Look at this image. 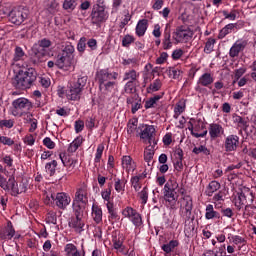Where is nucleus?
I'll list each match as a JSON object with an SVG mask.
<instances>
[{
  "mask_svg": "<svg viewBox=\"0 0 256 256\" xmlns=\"http://www.w3.org/2000/svg\"><path fill=\"white\" fill-rule=\"evenodd\" d=\"M117 77H119V73L111 72L108 68L101 69L96 72V81L99 84V90L104 95H110L113 93L115 89L118 87Z\"/></svg>",
  "mask_w": 256,
  "mask_h": 256,
  "instance_id": "1",
  "label": "nucleus"
},
{
  "mask_svg": "<svg viewBox=\"0 0 256 256\" xmlns=\"http://www.w3.org/2000/svg\"><path fill=\"white\" fill-rule=\"evenodd\" d=\"M161 99V95H155L154 97L149 98L145 102V109H153L157 105V101Z\"/></svg>",
  "mask_w": 256,
  "mask_h": 256,
  "instance_id": "41",
  "label": "nucleus"
},
{
  "mask_svg": "<svg viewBox=\"0 0 256 256\" xmlns=\"http://www.w3.org/2000/svg\"><path fill=\"white\" fill-rule=\"evenodd\" d=\"M139 74H137V71L135 70H129L128 72L124 73L123 81H134L137 82V77Z\"/></svg>",
  "mask_w": 256,
  "mask_h": 256,
  "instance_id": "42",
  "label": "nucleus"
},
{
  "mask_svg": "<svg viewBox=\"0 0 256 256\" xmlns=\"http://www.w3.org/2000/svg\"><path fill=\"white\" fill-rule=\"evenodd\" d=\"M45 169L49 172L50 177H53L57 169V160H52L51 162L46 163Z\"/></svg>",
  "mask_w": 256,
  "mask_h": 256,
  "instance_id": "43",
  "label": "nucleus"
},
{
  "mask_svg": "<svg viewBox=\"0 0 256 256\" xmlns=\"http://www.w3.org/2000/svg\"><path fill=\"white\" fill-rule=\"evenodd\" d=\"M75 132L76 133H81V131H83V129H85V122H83V120H77L75 122Z\"/></svg>",
  "mask_w": 256,
  "mask_h": 256,
  "instance_id": "63",
  "label": "nucleus"
},
{
  "mask_svg": "<svg viewBox=\"0 0 256 256\" xmlns=\"http://www.w3.org/2000/svg\"><path fill=\"white\" fill-rule=\"evenodd\" d=\"M136 213H137V210L131 207H126L123 210L122 215H124V217H128L129 219H131Z\"/></svg>",
  "mask_w": 256,
  "mask_h": 256,
  "instance_id": "55",
  "label": "nucleus"
},
{
  "mask_svg": "<svg viewBox=\"0 0 256 256\" xmlns=\"http://www.w3.org/2000/svg\"><path fill=\"white\" fill-rule=\"evenodd\" d=\"M233 123L237 125L239 129H242V131H245L247 133V129H249V121L247 118H243L237 114L232 115Z\"/></svg>",
  "mask_w": 256,
  "mask_h": 256,
  "instance_id": "19",
  "label": "nucleus"
},
{
  "mask_svg": "<svg viewBox=\"0 0 256 256\" xmlns=\"http://www.w3.org/2000/svg\"><path fill=\"white\" fill-rule=\"evenodd\" d=\"M149 21L147 19L139 20V22L136 25V35L138 37H143L145 33L147 32V25Z\"/></svg>",
  "mask_w": 256,
  "mask_h": 256,
  "instance_id": "23",
  "label": "nucleus"
},
{
  "mask_svg": "<svg viewBox=\"0 0 256 256\" xmlns=\"http://www.w3.org/2000/svg\"><path fill=\"white\" fill-rule=\"evenodd\" d=\"M161 80L156 79L149 85V87L146 89L147 93H155L161 89Z\"/></svg>",
  "mask_w": 256,
  "mask_h": 256,
  "instance_id": "35",
  "label": "nucleus"
},
{
  "mask_svg": "<svg viewBox=\"0 0 256 256\" xmlns=\"http://www.w3.org/2000/svg\"><path fill=\"white\" fill-rule=\"evenodd\" d=\"M131 43H135V37L127 34L122 39V47H129Z\"/></svg>",
  "mask_w": 256,
  "mask_h": 256,
  "instance_id": "53",
  "label": "nucleus"
},
{
  "mask_svg": "<svg viewBox=\"0 0 256 256\" xmlns=\"http://www.w3.org/2000/svg\"><path fill=\"white\" fill-rule=\"evenodd\" d=\"M154 155L155 150L153 149V146L146 147L144 151V160L146 161V163H148V165H150L149 162L153 160Z\"/></svg>",
  "mask_w": 256,
  "mask_h": 256,
  "instance_id": "34",
  "label": "nucleus"
},
{
  "mask_svg": "<svg viewBox=\"0 0 256 256\" xmlns=\"http://www.w3.org/2000/svg\"><path fill=\"white\" fill-rule=\"evenodd\" d=\"M174 35V41H176V43H187V41L193 39V32L191 28L186 26H178Z\"/></svg>",
  "mask_w": 256,
  "mask_h": 256,
  "instance_id": "11",
  "label": "nucleus"
},
{
  "mask_svg": "<svg viewBox=\"0 0 256 256\" xmlns=\"http://www.w3.org/2000/svg\"><path fill=\"white\" fill-rule=\"evenodd\" d=\"M192 153H194V155H200V153H202L203 155L209 156L211 155V150L206 148L205 145H200L199 147H194Z\"/></svg>",
  "mask_w": 256,
  "mask_h": 256,
  "instance_id": "38",
  "label": "nucleus"
},
{
  "mask_svg": "<svg viewBox=\"0 0 256 256\" xmlns=\"http://www.w3.org/2000/svg\"><path fill=\"white\" fill-rule=\"evenodd\" d=\"M77 7V1L76 0H64L63 2V10L64 11H75Z\"/></svg>",
  "mask_w": 256,
  "mask_h": 256,
  "instance_id": "37",
  "label": "nucleus"
},
{
  "mask_svg": "<svg viewBox=\"0 0 256 256\" xmlns=\"http://www.w3.org/2000/svg\"><path fill=\"white\" fill-rule=\"evenodd\" d=\"M141 107H143V105L141 104V98H139L138 100H136V102L133 103V105L131 107V113L133 115H135L137 113V111H139V109H141Z\"/></svg>",
  "mask_w": 256,
  "mask_h": 256,
  "instance_id": "62",
  "label": "nucleus"
},
{
  "mask_svg": "<svg viewBox=\"0 0 256 256\" xmlns=\"http://www.w3.org/2000/svg\"><path fill=\"white\" fill-rule=\"evenodd\" d=\"M112 242H113L114 249H116V250L125 249V246H123V240L115 237V238H113Z\"/></svg>",
  "mask_w": 256,
  "mask_h": 256,
  "instance_id": "61",
  "label": "nucleus"
},
{
  "mask_svg": "<svg viewBox=\"0 0 256 256\" xmlns=\"http://www.w3.org/2000/svg\"><path fill=\"white\" fill-rule=\"evenodd\" d=\"M45 55H47V51L41 50L38 46L33 45L29 53V61L32 65H39V63H43Z\"/></svg>",
  "mask_w": 256,
  "mask_h": 256,
  "instance_id": "12",
  "label": "nucleus"
},
{
  "mask_svg": "<svg viewBox=\"0 0 256 256\" xmlns=\"http://www.w3.org/2000/svg\"><path fill=\"white\" fill-rule=\"evenodd\" d=\"M222 14L225 19H230V21H235V19H237V10H232L230 13H228L227 10H223Z\"/></svg>",
  "mask_w": 256,
  "mask_h": 256,
  "instance_id": "54",
  "label": "nucleus"
},
{
  "mask_svg": "<svg viewBox=\"0 0 256 256\" xmlns=\"http://www.w3.org/2000/svg\"><path fill=\"white\" fill-rule=\"evenodd\" d=\"M103 151H105V146L103 144H99L96 150V155H95V163H100L101 162V157H103Z\"/></svg>",
  "mask_w": 256,
  "mask_h": 256,
  "instance_id": "50",
  "label": "nucleus"
},
{
  "mask_svg": "<svg viewBox=\"0 0 256 256\" xmlns=\"http://www.w3.org/2000/svg\"><path fill=\"white\" fill-rule=\"evenodd\" d=\"M85 49H87V38L81 37L77 44V51L82 55L85 53Z\"/></svg>",
  "mask_w": 256,
  "mask_h": 256,
  "instance_id": "45",
  "label": "nucleus"
},
{
  "mask_svg": "<svg viewBox=\"0 0 256 256\" xmlns=\"http://www.w3.org/2000/svg\"><path fill=\"white\" fill-rule=\"evenodd\" d=\"M234 205L238 211H241L244 205L245 206L249 205V203L247 202V196L245 195V193L243 192L238 193V198L235 199Z\"/></svg>",
  "mask_w": 256,
  "mask_h": 256,
  "instance_id": "24",
  "label": "nucleus"
},
{
  "mask_svg": "<svg viewBox=\"0 0 256 256\" xmlns=\"http://www.w3.org/2000/svg\"><path fill=\"white\" fill-rule=\"evenodd\" d=\"M72 203L75 205H82L87 207V203H89L87 198V190H85V188L78 189L75 193V197Z\"/></svg>",
  "mask_w": 256,
  "mask_h": 256,
  "instance_id": "16",
  "label": "nucleus"
},
{
  "mask_svg": "<svg viewBox=\"0 0 256 256\" xmlns=\"http://www.w3.org/2000/svg\"><path fill=\"white\" fill-rule=\"evenodd\" d=\"M131 221L135 227H141L143 225V218L141 217V214L136 212L132 217Z\"/></svg>",
  "mask_w": 256,
  "mask_h": 256,
  "instance_id": "47",
  "label": "nucleus"
},
{
  "mask_svg": "<svg viewBox=\"0 0 256 256\" xmlns=\"http://www.w3.org/2000/svg\"><path fill=\"white\" fill-rule=\"evenodd\" d=\"M83 144V138L77 137L68 147V153H75L79 147Z\"/></svg>",
  "mask_w": 256,
  "mask_h": 256,
  "instance_id": "33",
  "label": "nucleus"
},
{
  "mask_svg": "<svg viewBox=\"0 0 256 256\" xmlns=\"http://www.w3.org/2000/svg\"><path fill=\"white\" fill-rule=\"evenodd\" d=\"M213 81H215V79L211 73H204L199 78L198 85H201L202 87H209L210 85H213Z\"/></svg>",
  "mask_w": 256,
  "mask_h": 256,
  "instance_id": "22",
  "label": "nucleus"
},
{
  "mask_svg": "<svg viewBox=\"0 0 256 256\" xmlns=\"http://www.w3.org/2000/svg\"><path fill=\"white\" fill-rule=\"evenodd\" d=\"M122 167L128 173H129V171H135V166H133V159L131 158V156H123L122 157Z\"/></svg>",
  "mask_w": 256,
  "mask_h": 256,
  "instance_id": "28",
  "label": "nucleus"
},
{
  "mask_svg": "<svg viewBox=\"0 0 256 256\" xmlns=\"http://www.w3.org/2000/svg\"><path fill=\"white\" fill-rule=\"evenodd\" d=\"M215 38H208L204 47V53H213V47H215Z\"/></svg>",
  "mask_w": 256,
  "mask_h": 256,
  "instance_id": "44",
  "label": "nucleus"
},
{
  "mask_svg": "<svg viewBox=\"0 0 256 256\" xmlns=\"http://www.w3.org/2000/svg\"><path fill=\"white\" fill-rule=\"evenodd\" d=\"M15 237V228L11 221L5 227L0 228V241H11Z\"/></svg>",
  "mask_w": 256,
  "mask_h": 256,
  "instance_id": "14",
  "label": "nucleus"
},
{
  "mask_svg": "<svg viewBox=\"0 0 256 256\" xmlns=\"http://www.w3.org/2000/svg\"><path fill=\"white\" fill-rule=\"evenodd\" d=\"M59 157H60L61 162L63 163L64 167H68L69 163H71L72 161L75 160V159L71 158V156L68 155L67 153H60Z\"/></svg>",
  "mask_w": 256,
  "mask_h": 256,
  "instance_id": "48",
  "label": "nucleus"
},
{
  "mask_svg": "<svg viewBox=\"0 0 256 256\" xmlns=\"http://www.w3.org/2000/svg\"><path fill=\"white\" fill-rule=\"evenodd\" d=\"M179 184L175 180H168L163 188L164 201L166 202L167 207L170 209H175L177 205V188Z\"/></svg>",
  "mask_w": 256,
  "mask_h": 256,
  "instance_id": "6",
  "label": "nucleus"
},
{
  "mask_svg": "<svg viewBox=\"0 0 256 256\" xmlns=\"http://www.w3.org/2000/svg\"><path fill=\"white\" fill-rule=\"evenodd\" d=\"M51 45H53V43L47 38H43L39 40L38 43L34 44V46L40 49V51H47Z\"/></svg>",
  "mask_w": 256,
  "mask_h": 256,
  "instance_id": "31",
  "label": "nucleus"
},
{
  "mask_svg": "<svg viewBox=\"0 0 256 256\" xmlns=\"http://www.w3.org/2000/svg\"><path fill=\"white\" fill-rule=\"evenodd\" d=\"M24 57H25V51H23V48L16 46L14 50L13 62L17 63L18 61H21Z\"/></svg>",
  "mask_w": 256,
  "mask_h": 256,
  "instance_id": "36",
  "label": "nucleus"
},
{
  "mask_svg": "<svg viewBox=\"0 0 256 256\" xmlns=\"http://www.w3.org/2000/svg\"><path fill=\"white\" fill-rule=\"evenodd\" d=\"M85 209H87V206L72 203L73 216L69 218L68 227L74 229L76 233H83L85 231L83 229L85 227Z\"/></svg>",
  "mask_w": 256,
  "mask_h": 256,
  "instance_id": "3",
  "label": "nucleus"
},
{
  "mask_svg": "<svg viewBox=\"0 0 256 256\" xmlns=\"http://www.w3.org/2000/svg\"><path fill=\"white\" fill-rule=\"evenodd\" d=\"M5 185L7 188H3L4 191H11V195L16 197L17 191V181L14 176H10L8 181L6 180Z\"/></svg>",
  "mask_w": 256,
  "mask_h": 256,
  "instance_id": "21",
  "label": "nucleus"
},
{
  "mask_svg": "<svg viewBox=\"0 0 256 256\" xmlns=\"http://www.w3.org/2000/svg\"><path fill=\"white\" fill-rule=\"evenodd\" d=\"M43 145H45V147L48 149H55V142H53V140H51L49 137L44 138Z\"/></svg>",
  "mask_w": 256,
  "mask_h": 256,
  "instance_id": "64",
  "label": "nucleus"
},
{
  "mask_svg": "<svg viewBox=\"0 0 256 256\" xmlns=\"http://www.w3.org/2000/svg\"><path fill=\"white\" fill-rule=\"evenodd\" d=\"M163 49H171L173 47V42H171V30L167 28L164 31V39L162 40Z\"/></svg>",
  "mask_w": 256,
  "mask_h": 256,
  "instance_id": "29",
  "label": "nucleus"
},
{
  "mask_svg": "<svg viewBox=\"0 0 256 256\" xmlns=\"http://www.w3.org/2000/svg\"><path fill=\"white\" fill-rule=\"evenodd\" d=\"M13 125H15V122L11 119L0 120V129H3V127H6V129H11L13 128Z\"/></svg>",
  "mask_w": 256,
  "mask_h": 256,
  "instance_id": "56",
  "label": "nucleus"
},
{
  "mask_svg": "<svg viewBox=\"0 0 256 256\" xmlns=\"http://www.w3.org/2000/svg\"><path fill=\"white\" fill-rule=\"evenodd\" d=\"M33 109V103L27 98H18L12 102L11 113L14 117H23Z\"/></svg>",
  "mask_w": 256,
  "mask_h": 256,
  "instance_id": "7",
  "label": "nucleus"
},
{
  "mask_svg": "<svg viewBox=\"0 0 256 256\" xmlns=\"http://www.w3.org/2000/svg\"><path fill=\"white\" fill-rule=\"evenodd\" d=\"M10 23L13 25H22V23L29 17V10L23 6L12 9L8 14Z\"/></svg>",
  "mask_w": 256,
  "mask_h": 256,
  "instance_id": "10",
  "label": "nucleus"
},
{
  "mask_svg": "<svg viewBox=\"0 0 256 256\" xmlns=\"http://www.w3.org/2000/svg\"><path fill=\"white\" fill-rule=\"evenodd\" d=\"M92 25L101 26L109 19V12L105 11V6L94 5L90 14Z\"/></svg>",
  "mask_w": 256,
  "mask_h": 256,
  "instance_id": "9",
  "label": "nucleus"
},
{
  "mask_svg": "<svg viewBox=\"0 0 256 256\" xmlns=\"http://www.w3.org/2000/svg\"><path fill=\"white\" fill-rule=\"evenodd\" d=\"M153 135H155V127L152 125H145V128L139 133L140 139L148 141L149 145L153 141Z\"/></svg>",
  "mask_w": 256,
  "mask_h": 256,
  "instance_id": "17",
  "label": "nucleus"
},
{
  "mask_svg": "<svg viewBox=\"0 0 256 256\" xmlns=\"http://www.w3.org/2000/svg\"><path fill=\"white\" fill-rule=\"evenodd\" d=\"M235 27H237V24L230 23L226 25L220 30L218 39H224V37H227V35H229V33H231V31H233Z\"/></svg>",
  "mask_w": 256,
  "mask_h": 256,
  "instance_id": "30",
  "label": "nucleus"
},
{
  "mask_svg": "<svg viewBox=\"0 0 256 256\" xmlns=\"http://www.w3.org/2000/svg\"><path fill=\"white\" fill-rule=\"evenodd\" d=\"M221 189V183H219L218 181H211L207 187L206 190V195L208 197H213V193H215L216 191H219Z\"/></svg>",
  "mask_w": 256,
  "mask_h": 256,
  "instance_id": "26",
  "label": "nucleus"
},
{
  "mask_svg": "<svg viewBox=\"0 0 256 256\" xmlns=\"http://www.w3.org/2000/svg\"><path fill=\"white\" fill-rule=\"evenodd\" d=\"M137 87V82L134 81H128L125 84L124 91L125 93H133L135 91V88Z\"/></svg>",
  "mask_w": 256,
  "mask_h": 256,
  "instance_id": "52",
  "label": "nucleus"
},
{
  "mask_svg": "<svg viewBox=\"0 0 256 256\" xmlns=\"http://www.w3.org/2000/svg\"><path fill=\"white\" fill-rule=\"evenodd\" d=\"M47 223H52V225H57V213L50 211L46 215Z\"/></svg>",
  "mask_w": 256,
  "mask_h": 256,
  "instance_id": "51",
  "label": "nucleus"
},
{
  "mask_svg": "<svg viewBox=\"0 0 256 256\" xmlns=\"http://www.w3.org/2000/svg\"><path fill=\"white\" fill-rule=\"evenodd\" d=\"M225 133V129L218 123H212L209 125V135L211 139H217Z\"/></svg>",
  "mask_w": 256,
  "mask_h": 256,
  "instance_id": "18",
  "label": "nucleus"
},
{
  "mask_svg": "<svg viewBox=\"0 0 256 256\" xmlns=\"http://www.w3.org/2000/svg\"><path fill=\"white\" fill-rule=\"evenodd\" d=\"M92 217L95 223H101L103 221V210L95 204L92 206Z\"/></svg>",
  "mask_w": 256,
  "mask_h": 256,
  "instance_id": "25",
  "label": "nucleus"
},
{
  "mask_svg": "<svg viewBox=\"0 0 256 256\" xmlns=\"http://www.w3.org/2000/svg\"><path fill=\"white\" fill-rule=\"evenodd\" d=\"M0 143H2V145H8V147L15 145V141L7 136H0Z\"/></svg>",
  "mask_w": 256,
  "mask_h": 256,
  "instance_id": "60",
  "label": "nucleus"
},
{
  "mask_svg": "<svg viewBox=\"0 0 256 256\" xmlns=\"http://www.w3.org/2000/svg\"><path fill=\"white\" fill-rule=\"evenodd\" d=\"M239 147V136L235 134L228 135L224 141V149L226 153L237 151Z\"/></svg>",
  "mask_w": 256,
  "mask_h": 256,
  "instance_id": "13",
  "label": "nucleus"
},
{
  "mask_svg": "<svg viewBox=\"0 0 256 256\" xmlns=\"http://www.w3.org/2000/svg\"><path fill=\"white\" fill-rule=\"evenodd\" d=\"M206 219H221V214L213 209V205L209 204L206 206Z\"/></svg>",
  "mask_w": 256,
  "mask_h": 256,
  "instance_id": "27",
  "label": "nucleus"
},
{
  "mask_svg": "<svg viewBox=\"0 0 256 256\" xmlns=\"http://www.w3.org/2000/svg\"><path fill=\"white\" fill-rule=\"evenodd\" d=\"M27 191V184L25 182H20L17 184L16 188V197L17 195H21V193H25Z\"/></svg>",
  "mask_w": 256,
  "mask_h": 256,
  "instance_id": "58",
  "label": "nucleus"
},
{
  "mask_svg": "<svg viewBox=\"0 0 256 256\" xmlns=\"http://www.w3.org/2000/svg\"><path fill=\"white\" fill-rule=\"evenodd\" d=\"M54 201L56 207L58 209H61L62 211H65L67 207L71 204V197L67 195L65 192H58L57 194H51L50 197L47 196L45 203L46 205H49V201Z\"/></svg>",
  "mask_w": 256,
  "mask_h": 256,
  "instance_id": "8",
  "label": "nucleus"
},
{
  "mask_svg": "<svg viewBox=\"0 0 256 256\" xmlns=\"http://www.w3.org/2000/svg\"><path fill=\"white\" fill-rule=\"evenodd\" d=\"M139 181H141L139 176H134L131 178V184L135 191H139V189H141V183H139Z\"/></svg>",
  "mask_w": 256,
  "mask_h": 256,
  "instance_id": "57",
  "label": "nucleus"
},
{
  "mask_svg": "<svg viewBox=\"0 0 256 256\" xmlns=\"http://www.w3.org/2000/svg\"><path fill=\"white\" fill-rule=\"evenodd\" d=\"M175 247H179V241L178 240H171L167 244H163L161 249L164 251V253H171Z\"/></svg>",
  "mask_w": 256,
  "mask_h": 256,
  "instance_id": "32",
  "label": "nucleus"
},
{
  "mask_svg": "<svg viewBox=\"0 0 256 256\" xmlns=\"http://www.w3.org/2000/svg\"><path fill=\"white\" fill-rule=\"evenodd\" d=\"M247 45H249V41L248 40H237L232 47L230 48L229 51V56L232 59H235V57H239V53L241 51L245 50V47H247Z\"/></svg>",
  "mask_w": 256,
  "mask_h": 256,
  "instance_id": "15",
  "label": "nucleus"
},
{
  "mask_svg": "<svg viewBox=\"0 0 256 256\" xmlns=\"http://www.w3.org/2000/svg\"><path fill=\"white\" fill-rule=\"evenodd\" d=\"M168 73H169V76L172 77V79H180L183 71H181V69L179 68L171 67L169 68Z\"/></svg>",
  "mask_w": 256,
  "mask_h": 256,
  "instance_id": "46",
  "label": "nucleus"
},
{
  "mask_svg": "<svg viewBox=\"0 0 256 256\" xmlns=\"http://www.w3.org/2000/svg\"><path fill=\"white\" fill-rule=\"evenodd\" d=\"M35 81H37V70L34 68L19 70L18 74L12 78V87L19 91H26L35 85Z\"/></svg>",
  "mask_w": 256,
  "mask_h": 256,
  "instance_id": "2",
  "label": "nucleus"
},
{
  "mask_svg": "<svg viewBox=\"0 0 256 256\" xmlns=\"http://www.w3.org/2000/svg\"><path fill=\"white\" fill-rule=\"evenodd\" d=\"M183 200L185 201L184 216L189 221V219H191V215L193 211V199L191 198V196H185Z\"/></svg>",
  "mask_w": 256,
  "mask_h": 256,
  "instance_id": "20",
  "label": "nucleus"
},
{
  "mask_svg": "<svg viewBox=\"0 0 256 256\" xmlns=\"http://www.w3.org/2000/svg\"><path fill=\"white\" fill-rule=\"evenodd\" d=\"M245 73H247V68H245V67L236 69V70L234 71V81H233V85H235V83H237V81L241 78L242 75H245Z\"/></svg>",
  "mask_w": 256,
  "mask_h": 256,
  "instance_id": "49",
  "label": "nucleus"
},
{
  "mask_svg": "<svg viewBox=\"0 0 256 256\" xmlns=\"http://www.w3.org/2000/svg\"><path fill=\"white\" fill-rule=\"evenodd\" d=\"M189 131H191V135H193V137H196V139H199V137H205V135H207V130H205L203 133H197L193 131V123L189 122Z\"/></svg>",
  "mask_w": 256,
  "mask_h": 256,
  "instance_id": "59",
  "label": "nucleus"
},
{
  "mask_svg": "<svg viewBox=\"0 0 256 256\" xmlns=\"http://www.w3.org/2000/svg\"><path fill=\"white\" fill-rule=\"evenodd\" d=\"M139 123V119L137 118H133L131 120H129L128 122V133H135V131H139V129H141V127L137 128V125Z\"/></svg>",
  "mask_w": 256,
  "mask_h": 256,
  "instance_id": "40",
  "label": "nucleus"
},
{
  "mask_svg": "<svg viewBox=\"0 0 256 256\" xmlns=\"http://www.w3.org/2000/svg\"><path fill=\"white\" fill-rule=\"evenodd\" d=\"M138 197L141 200L142 205H147V201L149 200V189L147 186L138 193Z\"/></svg>",
  "mask_w": 256,
  "mask_h": 256,
  "instance_id": "39",
  "label": "nucleus"
},
{
  "mask_svg": "<svg viewBox=\"0 0 256 256\" xmlns=\"http://www.w3.org/2000/svg\"><path fill=\"white\" fill-rule=\"evenodd\" d=\"M56 67L58 69H69L75 61V47L67 44L64 49L55 53Z\"/></svg>",
  "mask_w": 256,
  "mask_h": 256,
  "instance_id": "4",
  "label": "nucleus"
},
{
  "mask_svg": "<svg viewBox=\"0 0 256 256\" xmlns=\"http://www.w3.org/2000/svg\"><path fill=\"white\" fill-rule=\"evenodd\" d=\"M87 76H79L76 81L72 82L69 86V89L66 91V97L70 101H79L87 85Z\"/></svg>",
  "mask_w": 256,
  "mask_h": 256,
  "instance_id": "5",
  "label": "nucleus"
}]
</instances>
